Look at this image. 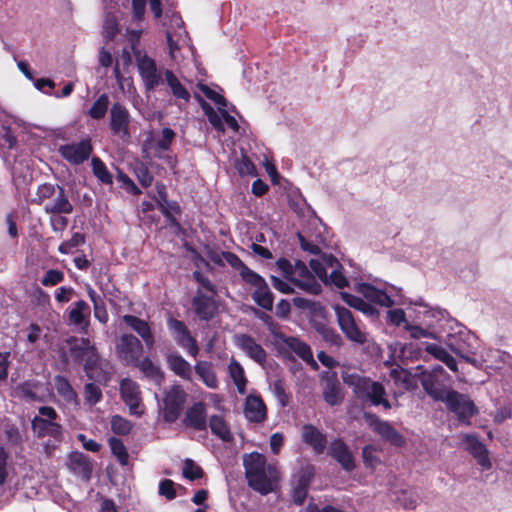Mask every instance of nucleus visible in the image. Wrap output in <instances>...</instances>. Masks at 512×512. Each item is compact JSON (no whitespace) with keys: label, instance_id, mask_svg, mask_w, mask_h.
<instances>
[{"label":"nucleus","instance_id":"nucleus-4","mask_svg":"<svg viewBox=\"0 0 512 512\" xmlns=\"http://www.w3.org/2000/svg\"><path fill=\"white\" fill-rule=\"evenodd\" d=\"M446 408L456 415L459 422L470 425L471 418L478 414L479 410L475 403L466 394L456 390H450L446 395Z\"/></svg>","mask_w":512,"mask_h":512},{"label":"nucleus","instance_id":"nucleus-55","mask_svg":"<svg viewBox=\"0 0 512 512\" xmlns=\"http://www.w3.org/2000/svg\"><path fill=\"white\" fill-rule=\"evenodd\" d=\"M176 137V133L173 129L165 127L161 131V138L155 142V147L159 150H169L173 140Z\"/></svg>","mask_w":512,"mask_h":512},{"label":"nucleus","instance_id":"nucleus-48","mask_svg":"<svg viewBox=\"0 0 512 512\" xmlns=\"http://www.w3.org/2000/svg\"><path fill=\"white\" fill-rule=\"evenodd\" d=\"M85 243V235L80 232H75L71 236L70 239L63 241L59 247L58 251L60 254L67 255L73 253L74 249L82 246Z\"/></svg>","mask_w":512,"mask_h":512},{"label":"nucleus","instance_id":"nucleus-39","mask_svg":"<svg viewBox=\"0 0 512 512\" xmlns=\"http://www.w3.org/2000/svg\"><path fill=\"white\" fill-rule=\"evenodd\" d=\"M342 300L350 307L363 312L366 315L374 316L378 313L376 307L371 303L363 300L362 298L355 296L348 292L341 293Z\"/></svg>","mask_w":512,"mask_h":512},{"label":"nucleus","instance_id":"nucleus-41","mask_svg":"<svg viewBox=\"0 0 512 512\" xmlns=\"http://www.w3.org/2000/svg\"><path fill=\"white\" fill-rule=\"evenodd\" d=\"M426 351L436 359L442 361L451 371H457V361L442 346L431 343L427 345Z\"/></svg>","mask_w":512,"mask_h":512},{"label":"nucleus","instance_id":"nucleus-19","mask_svg":"<svg viewBox=\"0 0 512 512\" xmlns=\"http://www.w3.org/2000/svg\"><path fill=\"white\" fill-rule=\"evenodd\" d=\"M245 283L255 288L252 293V299L254 302L264 310L271 311L273 308L274 296L265 279L257 273L253 278H250Z\"/></svg>","mask_w":512,"mask_h":512},{"label":"nucleus","instance_id":"nucleus-47","mask_svg":"<svg viewBox=\"0 0 512 512\" xmlns=\"http://www.w3.org/2000/svg\"><path fill=\"white\" fill-rule=\"evenodd\" d=\"M85 403L89 406H95L103 398L101 388L94 382L86 383L83 387Z\"/></svg>","mask_w":512,"mask_h":512},{"label":"nucleus","instance_id":"nucleus-64","mask_svg":"<svg viewBox=\"0 0 512 512\" xmlns=\"http://www.w3.org/2000/svg\"><path fill=\"white\" fill-rule=\"evenodd\" d=\"M63 215H51L49 223L54 232H63L67 228L68 219Z\"/></svg>","mask_w":512,"mask_h":512},{"label":"nucleus","instance_id":"nucleus-9","mask_svg":"<svg viewBox=\"0 0 512 512\" xmlns=\"http://www.w3.org/2000/svg\"><path fill=\"white\" fill-rule=\"evenodd\" d=\"M58 152L71 165L83 164L93 153L92 140L86 137L79 142L60 145Z\"/></svg>","mask_w":512,"mask_h":512},{"label":"nucleus","instance_id":"nucleus-44","mask_svg":"<svg viewBox=\"0 0 512 512\" xmlns=\"http://www.w3.org/2000/svg\"><path fill=\"white\" fill-rule=\"evenodd\" d=\"M109 96L106 93L101 94L88 110V115L92 119H103L109 107Z\"/></svg>","mask_w":512,"mask_h":512},{"label":"nucleus","instance_id":"nucleus-28","mask_svg":"<svg viewBox=\"0 0 512 512\" xmlns=\"http://www.w3.org/2000/svg\"><path fill=\"white\" fill-rule=\"evenodd\" d=\"M279 339L303 361L311 364L314 368L318 367L317 362L313 358L312 350L307 343L297 337L285 336L284 334Z\"/></svg>","mask_w":512,"mask_h":512},{"label":"nucleus","instance_id":"nucleus-18","mask_svg":"<svg viewBox=\"0 0 512 512\" xmlns=\"http://www.w3.org/2000/svg\"><path fill=\"white\" fill-rule=\"evenodd\" d=\"M328 455L347 472H351L356 468L354 456L342 438H335L331 441Z\"/></svg>","mask_w":512,"mask_h":512},{"label":"nucleus","instance_id":"nucleus-2","mask_svg":"<svg viewBox=\"0 0 512 512\" xmlns=\"http://www.w3.org/2000/svg\"><path fill=\"white\" fill-rule=\"evenodd\" d=\"M341 377L344 384L352 389L354 397L362 404L374 407L381 406L384 410L392 408V403L383 383L357 373L342 372Z\"/></svg>","mask_w":512,"mask_h":512},{"label":"nucleus","instance_id":"nucleus-59","mask_svg":"<svg viewBox=\"0 0 512 512\" xmlns=\"http://www.w3.org/2000/svg\"><path fill=\"white\" fill-rule=\"evenodd\" d=\"M363 463L368 468H375L380 464L379 457L375 454V448L372 445H366L362 449Z\"/></svg>","mask_w":512,"mask_h":512},{"label":"nucleus","instance_id":"nucleus-8","mask_svg":"<svg viewBox=\"0 0 512 512\" xmlns=\"http://www.w3.org/2000/svg\"><path fill=\"white\" fill-rule=\"evenodd\" d=\"M167 326L177 345L186 350L190 356L196 358L200 351L199 345L191 335L185 322L171 317L167 321Z\"/></svg>","mask_w":512,"mask_h":512},{"label":"nucleus","instance_id":"nucleus-40","mask_svg":"<svg viewBox=\"0 0 512 512\" xmlns=\"http://www.w3.org/2000/svg\"><path fill=\"white\" fill-rule=\"evenodd\" d=\"M229 375L237 387L239 394L246 393L247 379L242 365L236 360H232L228 366Z\"/></svg>","mask_w":512,"mask_h":512},{"label":"nucleus","instance_id":"nucleus-22","mask_svg":"<svg viewBox=\"0 0 512 512\" xmlns=\"http://www.w3.org/2000/svg\"><path fill=\"white\" fill-rule=\"evenodd\" d=\"M244 416L252 423H263L267 419V407L260 395L249 394L245 399Z\"/></svg>","mask_w":512,"mask_h":512},{"label":"nucleus","instance_id":"nucleus-30","mask_svg":"<svg viewBox=\"0 0 512 512\" xmlns=\"http://www.w3.org/2000/svg\"><path fill=\"white\" fill-rule=\"evenodd\" d=\"M57 394L67 403L79 406L78 394L71 385L70 381L63 375H56L53 379Z\"/></svg>","mask_w":512,"mask_h":512},{"label":"nucleus","instance_id":"nucleus-37","mask_svg":"<svg viewBox=\"0 0 512 512\" xmlns=\"http://www.w3.org/2000/svg\"><path fill=\"white\" fill-rule=\"evenodd\" d=\"M90 313V306L87 302L84 300L76 301L68 313V321L73 325L81 326L85 323L87 326L88 321L86 319L90 317Z\"/></svg>","mask_w":512,"mask_h":512},{"label":"nucleus","instance_id":"nucleus-27","mask_svg":"<svg viewBox=\"0 0 512 512\" xmlns=\"http://www.w3.org/2000/svg\"><path fill=\"white\" fill-rule=\"evenodd\" d=\"M68 467L74 474L81 476L87 481L90 480L93 466L86 454L78 451L70 453Z\"/></svg>","mask_w":512,"mask_h":512},{"label":"nucleus","instance_id":"nucleus-36","mask_svg":"<svg viewBox=\"0 0 512 512\" xmlns=\"http://www.w3.org/2000/svg\"><path fill=\"white\" fill-rule=\"evenodd\" d=\"M208 426L215 436L224 442H232L233 434L224 418L220 415H212L209 418Z\"/></svg>","mask_w":512,"mask_h":512},{"label":"nucleus","instance_id":"nucleus-11","mask_svg":"<svg viewBox=\"0 0 512 512\" xmlns=\"http://www.w3.org/2000/svg\"><path fill=\"white\" fill-rule=\"evenodd\" d=\"M131 115L129 110L120 102H114L109 110V129L111 134L121 139L130 137L129 126Z\"/></svg>","mask_w":512,"mask_h":512},{"label":"nucleus","instance_id":"nucleus-10","mask_svg":"<svg viewBox=\"0 0 512 512\" xmlns=\"http://www.w3.org/2000/svg\"><path fill=\"white\" fill-rule=\"evenodd\" d=\"M119 391L121 399L129 408V413L141 417L145 412V406L142 403L141 391L137 382L130 378L122 379Z\"/></svg>","mask_w":512,"mask_h":512},{"label":"nucleus","instance_id":"nucleus-50","mask_svg":"<svg viewBox=\"0 0 512 512\" xmlns=\"http://www.w3.org/2000/svg\"><path fill=\"white\" fill-rule=\"evenodd\" d=\"M182 475L184 478L190 481H195L201 479L204 476V471L192 459H186L184 462Z\"/></svg>","mask_w":512,"mask_h":512},{"label":"nucleus","instance_id":"nucleus-31","mask_svg":"<svg viewBox=\"0 0 512 512\" xmlns=\"http://www.w3.org/2000/svg\"><path fill=\"white\" fill-rule=\"evenodd\" d=\"M369 302L378 304L383 307H391L393 300L383 290H380L369 283H362L358 290Z\"/></svg>","mask_w":512,"mask_h":512},{"label":"nucleus","instance_id":"nucleus-26","mask_svg":"<svg viewBox=\"0 0 512 512\" xmlns=\"http://www.w3.org/2000/svg\"><path fill=\"white\" fill-rule=\"evenodd\" d=\"M74 210L65 189L61 186L57 194L44 204V211L50 215L71 214Z\"/></svg>","mask_w":512,"mask_h":512},{"label":"nucleus","instance_id":"nucleus-42","mask_svg":"<svg viewBox=\"0 0 512 512\" xmlns=\"http://www.w3.org/2000/svg\"><path fill=\"white\" fill-rule=\"evenodd\" d=\"M88 296L93 303L95 319H97L102 324H106L108 322L109 315L104 300L92 288L88 289Z\"/></svg>","mask_w":512,"mask_h":512},{"label":"nucleus","instance_id":"nucleus-62","mask_svg":"<svg viewBox=\"0 0 512 512\" xmlns=\"http://www.w3.org/2000/svg\"><path fill=\"white\" fill-rule=\"evenodd\" d=\"M237 170L241 175H255L256 167L254 163L247 157L243 156L237 164Z\"/></svg>","mask_w":512,"mask_h":512},{"label":"nucleus","instance_id":"nucleus-61","mask_svg":"<svg viewBox=\"0 0 512 512\" xmlns=\"http://www.w3.org/2000/svg\"><path fill=\"white\" fill-rule=\"evenodd\" d=\"M4 433L7 439L13 444H18L22 441V436L19 428L13 423H6L4 426Z\"/></svg>","mask_w":512,"mask_h":512},{"label":"nucleus","instance_id":"nucleus-1","mask_svg":"<svg viewBox=\"0 0 512 512\" xmlns=\"http://www.w3.org/2000/svg\"><path fill=\"white\" fill-rule=\"evenodd\" d=\"M243 466L248 486L251 489L262 495H267L274 490L279 480V471L275 465L267 464L263 454L258 452L245 454Z\"/></svg>","mask_w":512,"mask_h":512},{"label":"nucleus","instance_id":"nucleus-24","mask_svg":"<svg viewBox=\"0 0 512 512\" xmlns=\"http://www.w3.org/2000/svg\"><path fill=\"white\" fill-rule=\"evenodd\" d=\"M466 450L476 459L477 463L485 470L492 467L485 445L479 441L477 436L467 434L464 437Z\"/></svg>","mask_w":512,"mask_h":512},{"label":"nucleus","instance_id":"nucleus-49","mask_svg":"<svg viewBox=\"0 0 512 512\" xmlns=\"http://www.w3.org/2000/svg\"><path fill=\"white\" fill-rule=\"evenodd\" d=\"M110 424L112 431L116 435H127L133 428V423L120 415L112 416Z\"/></svg>","mask_w":512,"mask_h":512},{"label":"nucleus","instance_id":"nucleus-43","mask_svg":"<svg viewBox=\"0 0 512 512\" xmlns=\"http://www.w3.org/2000/svg\"><path fill=\"white\" fill-rule=\"evenodd\" d=\"M91 167L94 176L105 185L113 184V176L107 169L105 163L99 157H93Z\"/></svg>","mask_w":512,"mask_h":512},{"label":"nucleus","instance_id":"nucleus-53","mask_svg":"<svg viewBox=\"0 0 512 512\" xmlns=\"http://www.w3.org/2000/svg\"><path fill=\"white\" fill-rule=\"evenodd\" d=\"M254 311H255V316L265 324V326L267 327V329L270 331V333L272 335H274L278 339L281 337V335H283V333L280 332V330H279L280 328H279L278 323L274 321L272 316H270L269 314H267L263 311H260L258 309H255Z\"/></svg>","mask_w":512,"mask_h":512},{"label":"nucleus","instance_id":"nucleus-34","mask_svg":"<svg viewBox=\"0 0 512 512\" xmlns=\"http://www.w3.org/2000/svg\"><path fill=\"white\" fill-rule=\"evenodd\" d=\"M424 391L435 401L446 402V395H450L451 388H446L445 385L433 377L429 376L422 381Z\"/></svg>","mask_w":512,"mask_h":512},{"label":"nucleus","instance_id":"nucleus-58","mask_svg":"<svg viewBox=\"0 0 512 512\" xmlns=\"http://www.w3.org/2000/svg\"><path fill=\"white\" fill-rule=\"evenodd\" d=\"M200 91L211 101H213L216 105L219 106V108L225 107L227 105L226 98L216 92L215 90L211 89L206 84H199L198 85Z\"/></svg>","mask_w":512,"mask_h":512},{"label":"nucleus","instance_id":"nucleus-13","mask_svg":"<svg viewBox=\"0 0 512 512\" xmlns=\"http://www.w3.org/2000/svg\"><path fill=\"white\" fill-rule=\"evenodd\" d=\"M216 296L217 294H207L201 289H197L195 296L191 300V305L195 315L200 320L208 322L216 316L218 312Z\"/></svg>","mask_w":512,"mask_h":512},{"label":"nucleus","instance_id":"nucleus-29","mask_svg":"<svg viewBox=\"0 0 512 512\" xmlns=\"http://www.w3.org/2000/svg\"><path fill=\"white\" fill-rule=\"evenodd\" d=\"M168 368L178 377L186 381H192V366L179 353L172 352L166 356Z\"/></svg>","mask_w":512,"mask_h":512},{"label":"nucleus","instance_id":"nucleus-32","mask_svg":"<svg viewBox=\"0 0 512 512\" xmlns=\"http://www.w3.org/2000/svg\"><path fill=\"white\" fill-rule=\"evenodd\" d=\"M155 188H156V194H157L155 197L157 208L164 215V217L168 220L171 227L180 228L179 221L177 220V218H175L172 215V213L169 212V209L166 206V203H168L169 200H168L167 189H166L165 184L162 182H156Z\"/></svg>","mask_w":512,"mask_h":512},{"label":"nucleus","instance_id":"nucleus-17","mask_svg":"<svg viewBox=\"0 0 512 512\" xmlns=\"http://www.w3.org/2000/svg\"><path fill=\"white\" fill-rule=\"evenodd\" d=\"M182 423L185 427L195 431H206L208 427L206 404L199 401L189 406L185 411Z\"/></svg>","mask_w":512,"mask_h":512},{"label":"nucleus","instance_id":"nucleus-21","mask_svg":"<svg viewBox=\"0 0 512 512\" xmlns=\"http://www.w3.org/2000/svg\"><path fill=\"white\" fill-rule=\"evenodd\" d=\"M324 381L322 396L324 401L330 406H337L342 403L343 395L341 393V384L336 372H325L322 376Z\"/></svg>","mask_w":512,"mask_h":512},{"label":"nucleus","instance_id":"nucleus-57","mask_svg":"<svg viewBox=\"0 0 512 512\" xmlns=\"http://www.w3.org/2000/svg\"><path fill=\"white\" fill-rule=\"evenodd\" d=\"M273 392L282 407H286L290 402V395L286 392L285 383L278 379L273 383Z\"/></svg>","mask_w":512,"mask_h":512},{"label":"nucleus","instance_id":"nucleus-12","mask_svg":"<svg viewBox=\"0 0 512 512\" xmlns=\"http://www.w3.org/2000/svg\"><path fill=\"white\" fill-rule=\"evenodd\" d=\"M335 314L338 325L346 338L357 344L366 342V335L358 327L352 312L344 306L335 305Z\"/></svg>","mask_w":512,"mask_h":512},{"label":"nucleus","instance_id":"nucleus-56","mask_svg":"<svg viewBox=\"0 0 512 512\" xmlns=\"http://www.w3.org/2000/svg\"><path fill=\"white\" fill-rule=\"evenodd\" d=\"M64 277V273L61 270L49 269L41 279V284L44 287H52L61 283Z\"/></svg>","mask_w":512,"mask_h":512},{"label":"nucleus","instance_id":"nucleus-35","mask_svg":"<svg viewBox=\"0 0 512 512\" xmlns=\"http://www.w3.org/2000/svg\"><path fill=\"white\" fill-rule=\"evenodd\" d=\"M164 77L167 85L169 86L172 95L177 100H182L184 103H188L190 101L191 95L186 87L180 82L177 76L174 74L172 70L166 69L164 71Z\"/></svg>","mask_w":512,"mask_h":512},{"label":"nucleus","instance_id":"nucleus-45","mask_svg":"<svg viewBox=\"0 0 512 512\" xmlns=\"http://www.w3.org/2000/svg\"><path fill=\"white\" fill-rule=\"evenodd\" d=\"M109 446L112 454L117 458L118 462L122 466L127 465L129 461V454L123 441L119 438L111 437L109 439Z\"/></svg>","mask_w":512,"mask_h":512},{"label":"nucleus","instance_id":"nucleus-14","mask_svg":"<svg viewBox=\"0 0 512 512\" xmlns=\"http://www.w3.org/2000/svg\"><path fill=\"white\" fill-rule=\"evenodd\" d=\"M116 349L120 359L127 364L133 365L140 359L143 352V345L133 334H123L120 337Z\"/></svg>","mask_w":512,"mask_h":512},{"label":"nucleus","instance_id":"nucleus-6","mask_svg":"<svg viewBox=\"0 0 512 512\" xmlns=\"http://www.w3.org/2000/svg\"><path fill=\"white\" fill-rule=\"evenodd\" d=\"M138 73L146 92L154 91L163 83V75L155 60L142 52H135Z\"/></svg>","mask_w":512,"mask_h":512},{"label":"nucleus","instance_id":"nucleus-63","mask_svg":"<svg viewBox=\"0 0 512 512\" xmlns=\"http://www.w3.org/2000/svg\"><path fill=\"white\" fill-rule=\"evenodd\" d=\"M193 278L195 281L201 284V286L209 293L217 294L216 286L211 282V280L207 276L203 275L200 271H194Z\"/></svg>","mask_w":512,"mask_h":512},{"label":"nucleus","instance_id":"nucleus-51","mask_svg":"<svg viewBox=\"0 0 512 512\" xmlns=\"http://www.w3.org/2000/svg\"><path fill=\"white\" fill-rule=\"evenodd\" d=\"M315 475V468L312 464L302 467L296 476V486L309 488L310 483Z\"/></svg>","mask_w":512,"mask_h":512},{"label":"nucleus","instance_id":"nucleus-54","mask_svg":"<svg viewBox=\"0 0 512 512\" xmlns=\"http://www.w3.org/2000/svg\"><path fill=\"white\" fill-rule=\"evenodd\" d=\"M317 332L320 333L323 337V339L334 346H341L342 344V338L340 334H338L335 329L330 328L324 324H320L317 327Z\"/></svg>","mask_w":512,"mask_h":512},{"label":"nucleus","instance_id":"nucleus-46","mask_svg":"<svg viewBox=\"0 0 512 512\" xmlns=\"http://www.w3.org/2000/svg\"><path fill=\"white\" fill-rule=\"evenodd\" d=\"M61 188L58 184L44 183L38 186L36 191V198L34 202L38 205L43 204L46 200H51L58 190Z\"/></svg>","mask_w":512,"mask_h":512},{"label":"nucleus","instance_id":"nucleus-7","mask_svg":"<svg viewBox=\"0 0 512 512\" xmlns=\"http://www.w3.org/2000/svg\"><path fill=\"white\" fill-rule=\"evenodd\" d=\"M363 419L365 423L385 441H388L396 447L405 445V438L387 421L371 412H364Z\"/></svg>","mask_w":512,"mask_h":512},{"label":"nucleus","instance_id":"nucleus-20","mask_svg":"<svg viewBox=\"0 0 512 512\" xmlns=\"http://www.w3.org/2000/svg\"><path fill=\"white\" fill-rule=\"evenodd\" d=\"M235 344L253 361L263 365L267 360L265 349L249 334H238L234 338Z\"/></svg>","mask_w":512,"mask_h":512},{"label":"nucleus","instance_id":"nucleus-5","mask_svg":"<svg viewBox=\"0 0 512 512\" xmlns=\"http://www.w3.org/2000/svg\"><path fill=\"white\" fill-rule=\"evenodd\" d=\"M187 393L184 388L177 384L166 390L163 395L162 418L166 423H174L180 417L187 401Z\"/></svg>","mask_w":512,"mask_h":512},{"label":"nucleus","instance_id":"nucleus-3","mask_svg":"<svg viewBox=\"0 0 512 512\" xmlns=\"http://www.w3.org/2000/svg\"><path fill=\"white\" fill-rule=\"evenodd\" d=\"M69 346V354L76 364L83 363V369L88 379L95 380L94 371L100 368V355L89 338H77L70 336L66 339Z\"/></svg>","mask_w":512,"mask_h":512},{"label":"nucleus","instance_id":"nucleus-60","mask_svg":"<svg viewBox=\"0 0 512 512\" xmlns=\"http://www.w3.org/2000/svg\"><path fill=\"white\" fill-rule=\"evenodd\" d=\"M159 494L167 500L175 499L177 496L175 483L171 479L162 480L159 484Z\"/></svg>","mask_w":512,"mask_h":512},{"label":"nucleus","instance_id":"nucleus-33","mask_svg":"<svg viewBox=\"0 0 512 512\" xmlns=\"http://www.w3.org/2000/svg\"><path fill=\"white\" fill-rule=\"evenodd\" d=\"M133 366L139 368L146 378L158 385L164 380L163 371L149 357H145L142 360L138 359V362H135Z\"/></svg>","mask_w":512,"mask_h":512},{"label":"nucleus","instance_id":"nucleus-23","mask_svg":"<svg viewBox=\"0 0 512 512\" xmlns=\"http://www.w3.org/2000/svg\"><path fill=\"white\" fill-rule=\"evenodd\" d=\"M122 321L142 338L148 349L154 347L155 338L147 321L129 314L122 316Z\"/></svg>","mask_w":512,"mask_h":512},{"label":"nucleus","instance_id":"nucleus-38","mask_svg":"<svg viewBox=\"0 0 512 512\" xmlns=\"http://www.w3.org/2000/svg\"><path fill=\"white\" fill-rule=\"evenodd\" d=\"M194 370L196 374L199 376L201 381L211 389H216L218 387V380L216 374L213 370V366L211 362L208 361H198L194 366Z\"/></svg>","mask_w":512,"mask_h":512},{"label":"nucleus","instance_id":"nucleus-52","mask_svg":"<svg viewBox=\"0 0 512 512\" xmlns=\"http://www.w3.org/2000/svg\"><path fill=\"white\" fill-rule=\"evenodd\" d=\"M134 173L139 183L144 188H148L149 186H151L154 177L150 172L149 168L144 163H137L134 168Z\"/></svg>","mask_w":512,"mask_h":512},{"label":"nucleus","instance_id":"nucleus-16","mask_svg":"<svg viewBox=\"0 0 512 512\" xmlns=\"http://www.w3.org/2000/svg\"><path fill=\"white\" fill-rule=\"evenodd\" d=\"M31 429L39 439L50 437L55 442L61 443L64 438L63 426L60 423L46 420L44 417L35 416L31 421Z\"/></svg>","mask_w":512,"mask_h":512},{"label":"nucleus","instance_id":"nucleus-15","mask_svg":"<svg viewBox=\"0 0 512 512\" xmlns=\"http://www.w3.org/2000/svg\"><path fill=\"white\" fill-rule=\"evenodd\" d=\"M209 259L216 265L223 266V259L235 270L239 272L240 277L244 282H247L250 278H253L255 271L250 269L240 258L233 252L222 251L221 254L210 251L208 253Z\"/></svg>","mask_w":512,"mask_h":512},{"label":"nucleus","instance_id":"nucleus-25","mask_svg":"<svg viewBox=\"0 0 512 512\" xmlns=\"http://www.w3.org/2000/svg\"><path fill=\"white\" fill-rule=\"evenodd\" d=\"M302 440L305 444L312 447L316 454H322L327 446L326 434L312 424H305L302 427Z\"/></svg>","mask_w":512,"mask_h":512}]
</instances>
